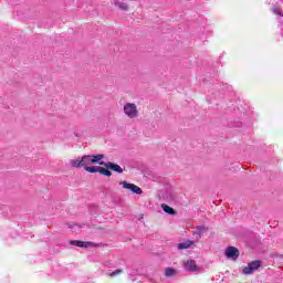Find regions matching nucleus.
<instances>
[{
    "label": "nucleus",
    "instance_id": "obj_13",
    "mask_svg": "<svg viewBox=\"0 0 283 283\" xmlns=\"http://www.w3.org/2000/svg\"><path fill=\"white\" fill-rule=\"evenodd\" d=\"M161 209L165 211V213H168V216H176V210L167 206V203L161 205Z\"/></svg>",
    "mask_w": 283,
    "mask_h": 283
},
{
    "label": "nucleus",
    "instance_id": "obj_17",
    "mask_svg": "<svg viewBox=\"0 0 283 283\" xmlns=\"http://www.w3.org/2000/svg\"><path fill=\"white\" fill-rule=\"evenodd\" d=\"M272 12H273L274 14H277L279 17H283L282 10H281L280 8H273V9H272Z\"/></svg>",
    "mask_w": 283,
    "mask_h": 283
},
{
    "label": "nucleus",
    "instance_id": "obj_11",
    "mask_svg": "<svg viewBox=\"0 0 283 283\" xmlns=\"http://www.w3.org/2000/svg\"><path fill=\"white\" fill-rule=\"evenodd\" d=\"M190 247H193V241L187 240L181 243H178L177 248L179 251H182L185 249H190Z\"/></svg>",
    "mask_w": 283,
    "mask_h": 283
},
{
    "label": "nucleus",
    "instance_id": "obj_7",
    "mask_svg": "<svg viewBox=\"0 0 283 283\" xmlns=\"http://www.w3.org/2000/svg\"><path fill=\"white\" fill-rule=\"evenodd\" d=\"M105 158V155L103 154H98V155H91V163L93 165H101V163H105L103 161V159Z\"/></svg>",
    "mask_w": 283,
    "mask_h": 283
},
{
    "label": "nucleus",
    "instance_id": "obj_20",
    "mask_svg": "<svg viewBox=\"0 0 283 283\" xmlns=\"http://www.w3.org/2000/svg\"><path fill=\"white\" fill-rule=\"evenodd\" d=\"M104 176H107L109 178L112 176V171L106 168V170L104 171Z\"/></svg>",
    "mask_w": 283,
    "mask_h": 283
},
{
    "label": "nucleus",
    "instance_id": "obj_9",
    "mask_svg": "<svg viewBox=\"0 0 283 283\" xmlns=\"http://www.w3.org/2000/svg\"><path fill=\"white\" fill-rule=\"evenodd\" d=\"M113 3L114 6H116V8H119V10H124V12H127L129 10V7L126 2H123L120 0H113Z\"/></svg>",
    "mask_w": 283,
    "mask_h": 283
},
{
    "label": "nucleus",
    "instance_id": "obj_15",
    "mask_svg": "<svg viewBox=\"0 0 283 283\" xmlns=\"http://www.w3.org/2000/svg\"><path fill=\"white\" fill-rule=\"evenodd\" d=\"M176 273V269L167 268L165 271L166 277H174V274Z\"/></svg>",
    "mask_w": 283,
    "mask_h": 283
},
{
    "label": "nucleus",
    "instance_id": "obj_4",
    "mask_svg": "<svg viewBox=\"0 0 283 283\" xmlns=\"http://www.w3.org/2000/svg\"><path fill=\"white\" fill-rule=\"evenodd\" d=\"M226 258H228V260H238V258H240V250L235 247H228L226 249Z\"/></svg>",
    "mask_w": 283,
    "mask_h": 283
},
{
    "label": "nucleus",
    "instance_id": "obj_16",
    "mask_svg": "<svg viewBox=\"0 0 283 283\" xmlns=\"http://www.w3.org/2000/svg\"><path fill=\"white\" fill-rule=\"evenodd\" d=\"M71 166L72 167H83L82 159H73V160H71Z\"/></svg>",
    "mask_w": 283,
    "mask_h": 283
},
{
    "label": "nucleus",
    "instance_id": "obj_19",
    "mask_svg": "<svg viewBox=\"0 0 283 283\" xmlns=\"http://www.w3.org/2000/svg\"><path fill=\"white\" fill-rule=\"evenodd\" d=\"M107 168H103V167H101V166H97V174H101L102 176H105V170H106Z\"/></svg>",
    "mask_w": 283,
    "mask_h": 283
},
{
    "label": "nucleus",
    "instance_id": "obj_3",
    "mask_svg": "<svg viewBox=\"0 0 283 283\" xmlns=\"http://www.w3.org/2000/svg\"><path fill=\"white\" fill-rule=\"evenodd\" d=\"M119 185H122L123 189H128V191H132V193H136L137 196H140V193H143V189L134 184L120 181Z\"/></svg>",
    "mask_w": 283,
    "mask_h": 283
},
{
    "label": "nucleus",
    "instance_id": "obj_10",
    "mask_svg": "<svg viewBox=\"0 0 283 283\" xmlns=\"http://www.w3.org/2000/svg\"><path fill=\"white\" fill-rule=\"evenodd\" d=\"M207 231H209V228H207L206 226H198L195 233L196 235H198V238H202L205 233H207Z\"/></svg>",
    "mask_w": 283,
    "mask_h": 283
},
{
    "label": "nucleus",
    "instance_id": "obj_1",
    "mask_svg": "<svg viewBox=\"0 0 283 283\" xmlns=\"http://www.w3.org/2000/svg\"><path fill=\"white\" fill-rule=\"evenodd\" d=\"M262 266V261L260 260H255L252 261L248 264V266H245L242 271L243 275H253V273H255V271H258V269H260Z\"/></svg>",
    "mask_w": 283,
    "mask_h": 283
},
{
    "label": "nucleus",
    "instance_id": "obj_14",
    "mask_svg": "<svg viewBox=\"0 0 283 283\" xmlns=\"http://www.w3.org/2000/svg\"><path fill=\"white\" fill-rule=\"evenodd\" d=\"M85 171H87L88 174H97L98 171V166H88L86 168H84Z\"/></svg>",
    "mask_w": 283,
    "mask_h": 283
},
{
    "label": "nucleus",
    "instance_id": "obj_2",
    "mask_svg": "<svg viewBox=\"0 0 283 283\" xmlns=\"http://www.w3.org/2000/svg\"><path fill=\"white\" fill-rule=\"evenodd\" d=\"M124 114L128 118H136L138 116V107L134 103H126L124 105Z\"/></svg>",
    "mask_w": 283,
    "mask_h": 283
},
{
    "label": "nucleus",
    "instance_id": "obj_8",
    "mask_svg": "<svg viewBox=\"0 0 283 283\" xmlns=\"http://www.w3.org/2000/svg\"><path fill=\"white\" fill-rule=\"evenodd\" d=\"M185 269H186V271L193 272V271H198V265L196 264V262L193 260H188L185 263Z\"/></svg>",
    "mask_w": 283,
    "mask_h": 283
},
{
    "label": "nucleus",
    "instance_id": "obj_6",
    "mask_svg": "<svg viewBox=\"0 0 283 283\" xmlns=\"http://www.w3.org/2000/svg\"><path fill=\"white\" fill-rule=\"evenodd\" d=\"M72 247H78L80 249H88V247H94L93 242L90 241H81V240H72L70 241Z\"/></svg>",
    "mask_w": 283,
    "mask_h": 283
},
{
    "label": "nucleus",
    "instance_id": "obj_18",
    "mask_svg": "<svg viewBox=\"0 0 283 283\" xmlns=\"http://www.w3.org/2000/svg\"><path fill=\"white\" fill-rule=\"evenodd\" d=\"M123 273V270H115L111 273V277H116V275H120Z\"/></svg>",
    "mask_w": 283,
    "mask_h": 283
},
{
    "label": "nucleus",
    "instance_id": "obj_12",
    "mask_svg": "<svg viewBox=\"0 0 283 283\" xmlns=\"http://www.w3.org/2000/svg\"><path fill=\"white\" fill-rule=\"evenodd\" d=\"M90 165H93V164H92V157H91V155H85V156H83V157H82V167H84V169H85L86 167H90Z\"/></svg>",
    "mask_w": 283,
    "mask_h": 283
},
{
    "label": "nucleus",
    "instance_id": "obj_5",
    "mask_svg": "<svg viewBox=\"0 0 283 283\" xmlns=\"http://www.w3.org/2000/svg\"><path fill=\"white\" fill-rule=\"evenodd\" d=\"M103 167H106V169H109L111 171H115L116 174H123V168L118 164H114L112 161L108 163H99Z\"/></svg>",
    "mask_w": 283,
    "mask_h": 283
}]
</instances>
